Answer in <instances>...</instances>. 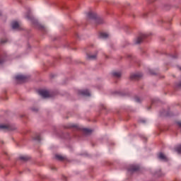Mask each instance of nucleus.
<instances>
[{
    "label": "nucleus",
    "mask_w": 181,
    "mask_h": 181,
    "mask_svg": "<svg viewBox=\"0 0 181 181\" xmlns=\"http://www.w3.org/2000/svg\"><path fill=\"white\" fill-rule=\"evenodd\" d=\"M38 94L42 95L43 98H49V97H50V93H49V91L45 90H39Z\"/></svg>",
    "instance_id": "1"
},
{
    "label": "nucleus",
    "mask_w": 181,
    "mask_h": 181,
    "mask_svg": "<svg viewBox=\"0 0 181 181\" xmlns=\"http://www.w3.org/2000/svg\"><path fill=\"white\" fill-rule=\"evenodd\" d=\"M16 80L18 81H26V76L23 75H17L16 76Z\"/></svg>",
    "instance_id": "2"
},
{
    "label": "nucleus",
    "mask_w": 181,
    "mask_h": 181,
    "mask_svg": "<svg viewBox=\"0 0 181 181\" xmlns=\"http://www.w3.org/2000/svg\"><path fill=\"white\" fill-rule=\"evenodd\" d=\"M158 158L159 159H160L161 160H164L165 162L168 160V158L166 157V156H165V154H163V153H160L158 155Z\"/></svg>",
    "instance_id": "3"
},
{
    "label": "nucleus",
    "mask_w": 181,
    "mask_h": 181,
    "mask_svg": "<svg viewBox=\"0 0 181 181\" xmlns=\"http://www.w3.org/2000/svg\"><path fill=\"white\" fill-rule=\"evenodd\" d=\"M144 37H145V35H143L139 37L136 40V45H139V43H141V42H142V40H144Z\"/></svg>",
    "instance_id": "4"
},
{
    "label": "nucleus",
    "mask_w": 181,
    "mask_h": 181,
    "mask_svg": "<svg viewBox=\"0 0 181 181\" xmlns=\"http://www.w3.org/2000/svg\"><path fill=\"white\" fill-rule=\"evenodd\" d=\"M12 28L13 29H19V23L18 21H13L12 23Z\"/></svg>",
    "instance_id": "5"
},
{
    "label": "nucleus",
    "mask_w": 181,
    "mask_h": 181,
    "mask_svg": "<svg viewBox=\"0 0 181 181\" xmlns=\"http://www.w3.org/2000/svg\"><path fill=\"white\" fill-rule=\"evenodd\" d=\"M99 37H100V39H107V37H108V34L106 33H100Z\"/></svg>",
    "instance_id": "6"
},
{
    "label": "nucleus",
    "mask_w": 181,
    "mask_h": 181,
    "mask_svg": "<svg viewBox=\"0 0 181 181\" xmlns=\"http://www.w3.org/2000/svg\"><path fill=\"white\" fill-rule=\"evenodd\" d=\"M79 93L81 95H86V96H90V92L87 90H81L79 92Z\"/></svg>",
    "instance_id": "7"
},
{
    "label": "nucleus",
    "mask_w": 181,
    "mask_h": 181,
    "mask_svg": "<svg viewBox=\"0 0 181 181\" xmlns=\"http://www.w3.org/2000/svg\"><path fill=\"white\" fill-rule=\"evenodd\" d=\"M56 159H57L58 160H63V159H64V157L60 156V155H56L55 156Z\"/></svg>",
    "instance_id": "8"
},
{
    "label": "nucleus",
    "mask_w": 181,
    "mask_h": 181,
    "mask_svg": "<svg viewBox=\"0 0 181 181\" xmlns=\"http://www.w3.org/2000/svg\"><path fill=\"white\" fill-rule=\"evenodd\" d=\"M112 74L115 77H121V72H113Z\"/></svg>",
    "instance_id": "9"
},
{
    "label": "nucleus",
    "mask_w": 181,
    "mask_h": 181,
    "mask_svg": "<svg viewBox=\"0 0 181 181\" xmlns=\"http://www.w3.org/2000/svg\"><path fill=\"white\" fill-rule=\"evenodd\" d=\"M20 159L21 160H28V159H29V157L25 156H20Z\"/></svg>",
    "instance_id": "10"
},
{
    "label": "nucleus",
    "mask_w": 181,
    "mask_h": 181,
    "mask_svg": "<svg viewBox=\"0 0 181 181\" xmlns=\"http://www.w3.org/2000/svg\"><path fill=\"white\" fill-rule=\"evenodd\" d=\"M138 169H139V167L138 166H132V169L130 170H132V172H135L136 170H138Z\"/></svg>",
    "instance_id": "11"
},
{
    "label": "nucleus",
    "mask_w": 181,
    "mask_h": 181,
    "mask_svg": "<svg viewBox=\"0 0 181 181\" xmlns=\"http://www.w3.org/2000/svg\"><path fill=\"white\" fill-rule=\"evenodd\" d=\"M83 132H85V134H91V130L88 129H84Z\"/></svg>",
    "instance_id": "12"
},
{
    "label": "nucleus",
    "mask_w": 181,
    "mask_h": 181,
    "mask_svg": "<svg viewBox=\"0 0 181 181\" xmlns=\"http://www.w3.org/2000/svg\"><path fill=\"white\" fill-rule=\"evenodd\" d=\"M8 129V126L1 124L0 125V129Z\"/></svg>",
    "instance_id": "13"
},
{
    "label": "nucleus",
    "mask_w": 181,
    "mask_h": 181,
    "mask_svg": "<svg viewBox=\"0 0 181 181\" xmlns=\"http://www.w3.org/2000/svg\"><path fill=\"white\" fill-rule=\"evenodd\" d=\"M176 151L178 152V153H181V145L177 147Z\"/></svg>",
    "instance_id": "14"
},
{
    "label": "nucleus",
    "mask_w": 181,
    "mask_h": 181,
    "mask_svg": "<svg viewBox=\"0 0 181 181\" xmlns=\"http://www.w3.org/2000/svg\"><path fill=\"white\" fill-rule=\"evenodd\" d=\"M97 57V56L95 55H92L89 57V59H95Z\"/></svg>",
    "instance_id": "15"
},
{
    "label": "nucleus",
    "mask_w": 181,
    "mask_h": 181,
    "mask_svg": "<svg viewBox=\"0 0 181 181\" xmlns=\"http://www.w3.org/2000/svg\"><path fill=\"white\" fill-rule=\"evenodd\" d=\"M1 63H2V60L0 59V64H1Z\"/></svg>",
    "instance_id": "16"
}]
</instances>
